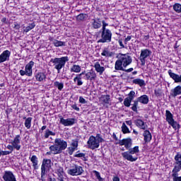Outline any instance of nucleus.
Listing matches in <instances>:
<instances>
[{"label": "nucleus", "instance_id": "c9c22d12", "mask_svg": "<svg viewBox=\"0 0 181 181\" xmlns=\"http://www.w3.org/2000/svg\"><path fill=\"white\" fill-rule=\"evenodd\" d=\"M54 167H55L56 173H64V170L63 167L60 166L59 163H55Z\"/></svg>", "mask_w": 181, "mask_h": 181}, {"label": "nucleus", "instance_id": "5701e85b", "mask_svg": "<svg viewBox=\"0 0 181 181\" xmlns=\"http://www.w3.org/2000/svg\"><path fill=\"white\" fill-rule=\"evenodd\" d=\"M143 136L144 138L145 144H148V142L152 140V134L149 130H145L143 134Z\"/></svg>", "mask_w": 181, "mask_h": 181}, {"label": "nucleus", "instance_id": "412c9836", "mask_svg": "<svg viewBox=\"0 0 181 181\" xmlns=\"http://www.w3.org/2000/svg\"><path fill=\"white\" fill-rule=\"evenodd\" d=\"M35 79L37 80V81H46V74H45L44 72H37V74H35Z\"/></svg>", "mask_w": 181, "mask_h": 181}, {"label": "nucleus", "instance_id": "4c0bfd02", "mask_svg": "<svg viewBox=\"0 0 181 181\" xmlns=\"http://www.w3.org/2000/svg\"><path fill=\"white\" fill-rule=\"evenodd\" d=\"M35 26H36V24H35V23H30L29 25L23 30V32L28 33V32H30L32 29H34Z\"/></svg>", "mask_w": 181, "mask_h": 181}, {"label": "nucleus", "instance_id": "b1692460", "mask_svg": "<svg viewBox=\"0 0 181 181\" xmlns=\"http://www.w3.org/2000/svg\"><path fill=\"white\" fill-rule=\"evenodd\" d=\"M94 67H95V71H97V73H99L100 76L101 74H103V73L105 71V68L104 66H101V65L100 64V62H95Z\"/></svg>", "mask_w": 181, "mask_h": 181}, {"label": "nucleus", "instance_id": "58836bf2", "mask_svg": "<svg viewBox=\"0 0 181 181\" xmlns=\"http://www.w3.org/2000/svg\"><path fill=\"white\" fill-rule=\"evenodd\" d=\"M101 56H104L105 57H111V56H112V52H110L107 49V48H105L101 53Z\"/></svg>", "mask_w": 181, "mask_h": 181}, {"label": "nucleus", "instance_id": "09e8293b", "mask_svg": "<svg viewBox=\"0 0 181 181\" xmlns=\"http://www.w3.org/2000/svg\"><path fill=\"white\" fill-rule=\"evenodd\" d=\"M102 28L100 30H110V29L107 28V26H108V23L105 22V21L103 20L102 21Z\"/></svg>", "mask_w": 181, "mask_h": 181}, {"label": "nucleus", "instance_id": "79ce46f5", "mask_svg": "<svg viewBox=\"0 0 181 181\" xmlns=\"http://www.w3.org/2000/svg\"><path fill=\"white\" fill-rule=\"evenodd\" d=\"M76 21L78 22H83L86 18H87V14L85 13H80L76 17Z\"/></svg>", "mask_w": 181, "mask_h": 181}, {"label": "nucleus", "instance_id": "a211bd4d", "mask_svg": "<svg viewBox=\"0 0 181 181\" xmlns=\"http://www.w3.org/2000/svg\"><path fill=\"white\" fill-rule=\"evenodd\" d=\"M86 71L81 72V74H76V77L74 78V82L77 83V86H83V76L86 75Z\"/></svg>", "mask_w": 181, "mask_h": 181}, {"label": "nucleus", "instance_id": "aec40b11", "mask_svg": "<svg viewBox=\"0 0 181 181\" xmlns=\"http://www.w3.org/2000/svg\"><path fill=\"white\" fill-rule=\"evenodd\" d=\"M134 122L136 127H138V128H140V129H143L144 131H145L148 127V126L145 124V122L141 119H136Z\"/></svg>", "mask_w": 181, "mask_h": 181}, {"label": "nucleus", "instance_id": "c03bdc74", "mask_svg": "<svg viewBox=\"0 0 181 181\" xmlns=\"http://www.w3.org/2000/svg\"><path fill=\"white\" fill-rule=\"evenodd\" d=\"M131 103H132V100L129 99V98H125L124 100V107H131Z\"/></svg>", "mask_w": 181, "mask_h": 181}, {"label": "nucleus", "instance_id": "e433bc0d", "mask_svg": "<svg viewBox=\"0 0 181 181\" xmlns=\"http://www.w3.org/2000/svg\"><path fill=\"white\" fill-rule=\"evenodd\" d=\"M173 10L175 11V12H176L177 13H181V4L179 3H175L173 6Z\"/></svg>", "mask_w": 181, "mask_h": 181}, {"label": "nucleus", "instance_id": "de8ad7c7", "mask_svg": "<svg viewBox=\"0 0 181 181\" xmlns=\"http://www.w3.org/2000/svg\"><path fill=\"white\" fill-rule=\"evenodd\" d=\"M154 94L156 97H160V95H162V89L161 88L155 89Z\"/></svg>", "mask_w": 181, "mask_h": 181}, {"label": "nucleus", "instance_id": "9d476101", "mask_svg": "<svg viewBox=\"0 0 181 181\" xmlns=\"http://www.w3.org/2000/svg\"><path fill=\"white\" fill-rule=\"evenodd\" d=\"M84 170H83V167L75 165L71 169L68 170L67 173L71 176H80L83 175Z\"/></svg>", "mask_w": 181, "mask_h": 181}, {"label": "nucleus", "instance_id": "4468645a", "mask_svg": "<svg viewBox=\"0 0 181 181\" xmlns=\"http://www.w3.org/2000/svg\"><path fill=\"white\" fill-rule=\"evenodd\" d=\"M59 122L62 124V125H64V127H72V125H74L76 124V119L74 118L64 119L63 117H61Z\"/></svg>", "mask_w": 181, "mask_h": 181}, {"label": "nucleus", "instance_id": "dca6fc26", "mask_svg": "<svg viewBox=\"0 0 181 181\" xmlns=\"http://www.w3.org/2000/svg\"><path fill=\"white\" fill-rule=\"evenodd\" d=\"M10 57H11V51L8 49L4 50L0 54V64L1 63H4V62H9Z\"/></svg>", "mask_w": 181, "mask_h": 181}, {"label": "nucleus", "instance_id": "774afa93", "mask_svg": "<svg viewBox=\"0 0 181 181\" xmlns=\"http://www.w3.org/2000/svg\"><path fill=\"white\" fill-rule=\"evenodd\" d=\"M40 180L46 181V179L45 178V176L41 175V178L40 179Z\"/></svg>", "mask_w": 181, "mask_h": 181}, {"label": "nucleus", "instance_id": "c85d7f7f", "mask_svg": "<svg viewBox=\"0 0 181 181\" xmlns=\"http://www.w3.org/2000/svg\"><path fill=\"white\" fill-rule=\"evenodd\" d=\"M133 84H137L140 87H144V86H146L145 83V81L141 78H136L132 81Z\"/></svg>", "mask_w": 181, "mask_h": 181}, {"label": "nucleus", "instance_id": "ea45409f", "mask_svg": "<svg viewBox=\"0 0 181 181\" xmlns=\"http://www.w3.org/2000/svg\"><path fill=\"white\" fill-rule=\"evenodd\" d=\"M122 132H123V134H131V131H129V129L128 128V127H127L125 122L122 123Z\"/></svg>", "mask_w": 181, "mask_h": 181}, {"label": "nucleus", "instance_id": "2f4dec72", "mask_svg": "<svg viewBox=\"0 0 181 181\" xmlns=\"http://www.w3.org/2000/svg\"><path fill=\"white\" fill-rule=\"evenodd\" d=\"M52 43L55 47H62L63 46H66V42H62L58 40H54Z\"/></svg>", "mask_w": 181, "mask_h": 181}, {"label": "nucleus", "instance_id": "37998d69", "mask_svg": "<svg viewBox=\"0 0 181 181\" xmlns=\"http://www.w3.org/2000/svg\"><path fill=\"white\" fill-rule=\"evenodd\" d=\"M139 103V101H138V98L136 100L134 101V104H133V106L132 107V110L134 112H138V103Z\"/></svg>", "mask_w": 181, "mask_h": 181}, {"label": "nucleus", "instance_id": "4d7b16f0", "mask_svg": "<svg viewBox=\"0 0 181 181\" xmlns=\"http://www.w3.org/2000/svg\"><path fill=\"white\" fill-rule=\"evenodd\" d=\"M79 103H81V104H86V103H87V101H86V99H84V98H83L82 96L79 97Z\"/></svg>", "mask_w": 181, "mask_h": 181}, {"label": "nucleus", "instance_id": "6e6d98bb", "mask_svg": "<svg viewBox=\"0 0 181 181\" xmlns=\"http://www.w3.org/2000/svg\"><path fill=\"white\" fill-rule=\"evenodd\" d=\"M131 39H132V36L128 35L127 37H126L124 39V45H127L128 43V42H129V40H131Z\"/></svg>", "mask_w": 181, "mask_h": 181}, {"label": "nucleus", "instance_id": "13d9d810", "mask_svg": "<svg viewBox=\"0 0 181 181\" xmlns=\"http://www.w3.org/2000/svg\"><path fill=\"white\" fill-rule=\"evenodd\" d=\"M118 43H119V46H120V47L122 49H124L125 48V45H124V43H122V39H119L118 40Z\"/></svg>", "mask_w": 181, "mask_h": 181}, {"label": "nucleus", "instance_id": "052dcab7", "mask_svg": "<svg viewBox=\"0 0 181 181\" xmlns=\"http://www.w3.org/2000/svg\"><path fill=\"white\" fill-rule=\"evenodd\" d=\"M47 180H48V181H57L56 178L52 177L51 175H49V176H48Z\"/></svg>", "mask_w": 181, "mask_h": 181}, {"label": "nucleus", "instance_id": "bb28decb", "mask_svg": "<svg viewBox=\"0 0 181 181\" xmlns=\"http://www.w3.org/2000/svg\"><path fill=\"white\" fill-rule=\"evenodd\" d=\"M165 119L168 124L175 120V119H173V114L169 110L165 111Z\"/></svg>", "mask_w": 181, "mask_h": 181}, {"label": "nucleus", "instance_id": "3c124183", "mask_svg": "<svg viewBox=\"0 0 181 181\" xmlns=\"http://www.w3.org/2000/svg\"><path fill=\"white\" fill-rule=\"evenodd\" d=\"M74 158H83L86 156V153H80V151H78L76 154H74Z\"/></svg>", "mask_w": 181, "mask_h": 181}, {"label": "nucleus", "instance_id": "864d4df0", "mask_svg": "<svg viewBox=\"0 0 181 181\" xmlns=\"http://www.w3.org/2000/svg\"><path fill=\"white\" fill-rule=\"evenodd\" d=\"M0 152L1 153V156H5L6 155H11V151H2L1 149H0Z\"/></svg>", "mask_w": 181, "mask_h": 181}, {"label": "nucleus", "instance_id": "0eeeda50", "mask_svg": "<svg viewBox=\"0 0 181 181\" xmlns=\"http://www.w3.org/2000/svg\"><path fill=\"white\" fill-rule=\"evenodd\" d=\"M11 144H8L7 146V149H9L8 152H11V153L13 152V149H16V151H21V135L18 134L16 135L13 141L11 142Z\"/></svg>", "mask_w": 181, "mask_h": 181}, {"label": "nucleus", "instance_id": "69168bd1", "mask_svg": "<svg viewBox=\"0 0 181 181\" xmlns=\"http://www.w3.org/2000/svg\"><path fill=\"white\" fill-rule=\"evenodd\" d=\"M126 124H127V125L131 126V125H132V121L127 120V121H126Z\"/></svg>", "mask_w": 181, "mask_h": 181}, {"label": "nucleus", "instance_id": "4be33fe9", "mask_svg": "<svg viewBox=\"0 0 181 181\" xmlns=\"http://www.w3.org/2000/svg\"><path fill=\"white\" fill-rule=\"evenodd\" d=\"M181 95V86H177L174 89L171 90L170 95L176 98L177 95Z\"/></svg>", "mask_w": 181, "mask_h": 181}, {"label": "nucleus", "instance_id": "a19ab883", "mask_svg": "<svg viewBox=\"0 0 181 181\" xmlns=\"http://www.w3.org/2000/svg\"><path fill=\"white\" fill-rule=\"evenodd\" d=\"M50 135H52V136H54V135H56V132H53L50 131L49 129H46L44 135L45 139H47V138H49Z\"/></svg>", "mask_w": 181, "mask_h": 181}, {"label": "nucleus", "instance_id": "f257e3e1", "mask_svg": "<svg viewBox=\"0 0 181 181\" xmlns=\"http://www.w3.org/2000/svg\"><path fill=\"white\" fill-rule=\"evenodd\" d=\"M117 60L115 64V69L120 71H125V73H131L134 71V68L126 69L131 63H132V57L128 54L119 53L117 55Z\"/></svg>", "mask_w": 181, "mask_h": 181}, {"label": "nucleus", "instance_id": "72a5a7b5", "mask_svg": "<svg viewBox=\"0 0 181 181\" xmlns=\"http://www.w3.org/2000/svg\"><path fill=\"white\" fill-rule=\"evenodd\" d=\"M54 87H56L59 91H62L64 88V83L55 81L54 83Z\"/></svg>", "mask_w": 181, "mask_h": 181}, {"label": "nucleus", "instance_id": "7c9ffc66", "mask_svg": "<svg viewBox=\"0 0 181 181\" xmlns=\"http://www.w3.org/2000/svg\"><path fill=\"white\" fill-rule=\"evenodd\" d=\"M100 101L104 103V104H110V101H111V98L110 95H103L100 97Z\"/></svg>", "mask_w": 181, "mask_h": 181}, {"label": "nucleus", "instance_id": "6ab92c4d", "mask_svg": "<svg viewBox=\"0 0 181 181\" xmlns=\"http://www.w3.org/2000/svg\"><path fill=\"white\" fill-rule=\"evenodd\" d=\"M92 26L93 28V29H100V28H101V26H103L102 23V21L100 18H95L92 19Z\"/></svg>", "mask_w": 181, "mask_h": 181}, {"label": "nucleus", "instance_id": "8fccbe9b", "mask_svg": "<svg viewBox=\"0 0 181 181\" xmlns=\"http://www.w3.org/2000/svg\"><path fill=\"white\" fill-rule=\"evenodd\" d=\"M47 167H45L44 165H41V176H45L47 175V170H46Z\"/></svg>", "mask_w": 181, "mask_h": 181}, {"label": "nucleus", "instance_id": "9b49d317", "mask_svg": "<svg viewBox=\"0 0 181 181\" xmlns=\"http://www.w3.org/2000/svg\"><path fill=\"white\" fill-rule=\"evenodd\" d=\"M87 144L88 148H89V149H92L93 151H94V149H97V148H100V143L97 141V139H95V136H90L89 137Z\"/></svg>", "mask_w": 181, "mask_h": 181}, {"label": "nucleus", "instance_id": "f704fd0d", "mask_svg": "<svg viewBox=\"0 0 181 181\" xmlns=\"http://www.w3.org/2000/svg\"><path fill=\"white\" fill-rule=\"evenodd\" d=\"M169 125H171V127L173 128V129H175L176 131V129H180V124L179 123H177V122L173 120L172 122H170V123H168Z\"/></svg>", "mask_w": 181, "mask_h": 181}, {"label": "nucleus", "instance_id": "5fc2aeb1", "mask_svg": "<svg viewBox=\"0 0 181 181\" xmlns=\"http://www.w3.org/2000/svg\"><path fill=\"white\" fill-rule=\"evenodd\" d=\"M57 176H58V179L59 181L64 180V177H63V175H64V173H57Z\"/></svg>", "mask_w": 181, "mask_h": 181}, {"label": "nucleus", "instance_id": "1a4fd4ad", "mask_svg": "<svg viewBox=\"0 0 181 181\" xmlns=\"http://www.w3.org/2000/svg\"><path fill=\"white\" fill-rule=\"evenodd\" d=\"M35 66V62L33 61H30L28 64L25 65V71L20 70L19 73L21 76H28V77H32V74H33L32 69Z\"/></svg>", "mask_w": 181, "mask_h": 181}, {"label": "nucleus", "instance_id": "603ef678", "mask_svg": "<svg viewBox=\"0 0 181 181\" xmlns=\"http://www.w3.org/2000/svg\"><path fill=\"white\" fill-rule=\"evenodd\" d=\"M134 98H135V91L131 90L130 93H129V97H127V98L132 100H134Z\"/></svg>", "mask_w": 181, "mask_h": 181}, {"label": "nucleus", "instance_id": "0e129e2a", "mask_svg": "<svg viewBox=\"0 0 181 181\" xmlns=\"http://www.w3.org/2000/svg\"><path fill=\"white\" fill-rule=\"evenodd\" d=\"M112 181H119V178L118 177V176H115L112 178Z\"/></svg>", "mask_w": 181, "mask_h": 181}, {"label": "nucleus", "instance_id": "c756f323", "mask_svg": "<svg viewBox=\"0 0 181 181\" xmlns=\"http://www.w3.org/2000/svg\"><path fill=\"white\" fill-rule=\"evenodd\" d=\"M23 119H25L24 125L27 129H30V127H32V117H24Z\"/></svg>", "mask_w": 181, "mask_h": 181}, {"label": "nucleus", "instance_id": "cd10ccee", "mask_svg": "<svg viewBox=\"0 0 181 181\" xmlns=\"http://www.w3.org/2000/svg\"><path fill=\"white\" fill-rule=\"evenodd\" d=\"M42 165L47 168V169H50V168H52V160L44 158L42 160Z\"/></svg>", "mask_w": 181, "mask_h": 181}, {"label": "nucleus", "instance_id": "20e7f679", "mask_svg": "<svg viewBox=\"0 0 181 181\" xmlns=\"http://www.w3.org/2000/svg\"><path fill=\"white\" fill-rule=\"evenodd\" d=\"M67 62H69V57H56L50 59V63L53 64L55 70H57V73H60V71L66 66Z\"/></svg>", "mask_w": 181, "mask_h": 181}, {"label": "nucleus", "instance_id": "f8f14e48", "mask_svg": "<svg viewBox=\"0 0 181 181\" xmlns=\"http://www.w3.org/2000/svg\"><path fill=\"white\" fill-rule=\"evenodd\" d=\"M2 179L4 181H18L16 180V177L13 175L12 171L6 170L3 173Z\"/></svg>", "mask_w": 181, "mask_h": 181}, {"label": "nucleus", "instance_id": "f3484780", "mask_svg": "<svg viewBox=\"0 0 181 181\" xmlns=\"http://www.w3.org/2000/svg\"><path fill=\"white\" fill-rule=\"evenodd\" d=\"M83 78L85 80H90V81H93L97 78V74H95V71L93 69H91L89 72H87Z\"/></svg>", "mask_w": 181, "mask_h": 181}, {"label": "nucleus", "instance_id": "393cba45", "mask_svg": "<svg viewBox=\"0 0 181 181\" xmlns=\"http://www.w3.org/2000/svg\"><path fill=\"white\" fill-rule=\"evenodd\" d=\"M139 103L146 105L149 103V97L147 95H143L137 98Z\"/></svg>", "mask_w": 181, "mask_h": 181}, {"label": "nucleus", "instance_id": "e2e57ef3", "mask_svg": "<svg viewBox=\"0 0 181 181\" xmlns=\"http://www.w3.org/2000/svg\"><path fill=\"white\" fill-rule=\"evenodd\" d=\"M1 22H2L3 23L7 24V23H8V20L6 19V17H4V18H3L1 19Z\"/></svg>", "mask_w": 181, "mask_h": 181}, {"label": "nucleus", "instance_id": "338daca9", "mask_svg": "<svg viewBox=\"0 0 181 181\" xmlns=\"http://www.w3.org/2000/svg\"><path fill=\"white\" fill-rule=\"evenodd\" d=\"M112 137L115 141H118V137H117V134H115V133H113Z\"/></svg>", "mask_w": 181, "mask_h": 181}, {"label": "nucleus", "instance_id": "49530a36", "mask_svg": "<svg viewBox=\"0 0 181 181\" xmlns=\"http://www.w3.org/2000/svg\"><path fill=\"white\" fill-rule=\"evenodd\" d=\"M93 172L95 174V177H97V179L99 181H104V178L101 177V175L100 174V172L97 170H93Z\"/></svg>", "mask_w": 181, "mask_h": 181}, {"label": "nucleus", "instance_id": "6e6552de", "mask_svg": "<svg viewBox=\"0 0 181 181\" xmlns=\"http://www.w3.org/2000/svg\"><path fill=\"white\" fill-rule=\"evenodd\" d=\"M152 55V51L149 49H144L141 50L140 57H139L141 62V66H145L146 59Z\"/></svg>", "mask_w": 181, "mask_h": 181}, {"label": "nucleus", "instance_id": "a18cd8bd", "mask_svg": "<svg viewBox=\"0 0 181 181\" xmlns=\"http://www.w3.org/2000/svg\"><path fill=\"white\" fill-rule=\"evenodd\" d=\"M95 138L99 144L105 142V140H104V139H103V137L101 136V134H97L96 136H95Z\"/></svg>", "mask_w": 181, "mask_h": 181}, {"label": "nucleus", "instance_id": "f03ea898", "mask_svg": "<svg viewBox=\"0 0 181 181\" xmlns=\"http://www.w3.org/2000/svg\"><path fill=\"white\" fill-rule=\"evenodd\" d=\"M174 168L172 170L173 181H181V176L179 172L181 170V153H177L174 157Z\"/></svg>", "mask_w": 181, "mask_h": 181}, {"label": "nucleus", "instance_id": "2eb2a0df", "mask_svg": "<svg viewBox=\"0 0 181 181\" xmlns=\"http://www.w3.org/2000/svg\"><path fill=\"white\" fill-rule=\"evenodd\" d=\"M119 145H120V146H122L124 145V147L126 148V149H132V148H131V146H132V139L127 138V139H123L122 140H119Z\"/></svg>", "mask_w": 181, "mask_h": 181}, {"label": "nucleus", "instance_id": "bf43d9fd", "mask_svg": "<svg viewBox=\"0 0 181 181\" xmlns=\"http://www.w3.org/2000/svg\"><path fill=\"white\" fill-rule=\"evenodd\" d=\"M71 108L75 110V111H80V107H77V105L74 104L71 105Z\"/></svg>", "mask_w": 181, "mask_h": 181}, {"label": "nucleus", "instance_id": "39448f33", "mask_svg": "<svg viewBox=\"0 0 181 181\" xmlns=\"http://www.w3.org/2000/svg\"><path fill=\"white\" fill-rule=\"evenodd\" d=\"M134 153H139V146H136L132 148H129L128 151L122 153V156L126 160H129V162H135L138 160V157H134L132 155Z\"/></svg>", "mask_w": 181, "mask_h": 181}, {"label": "nucleus", "instance_id": "473e14b6", "mask_svg": "<svg viewBox=\"0 0 181 181\" xmlns=\"http://www.w3.org/2000/svg\"><path fill=\"white\" fill-rule=\"evenodd\" d=\"M70 70L71 73H80V71H81V66L74 64L71 66Z\"/></svg>", "mask_w": 181, "mask_h": 181}, {"label": "nucleus", "instance_id": "7ed1b4c3", "mask_svg": "<svg viewBox=\"0 0 181 181\" xmlns=\"http://www.w3.org/2000/svg\"><path fill=\"white\" fill-rule=\"evenodd\" d=\"M67 148V141L62 139L57 138L54 139V144L49 146V151L54 152V155L62 153L63 151Z\"/></svg>", "mask_w": 181, "mask_h": 181}, {"label": "nucleus", "instance_id": "680f3d73", "mask_svg": "<svg viewBox=\"0 0 181 181\" xmlns=\"http://www.w3.org/2000/svg\"><path fill=\"white\" fill-rule=\"evenodd\" d=\"M14 28H15V29L19 30V29H21V25H19L18 23H15Z\"/></svg>", "mask_w": 181, "mask_h": 181}, {"label": "nucleus", "instance_id": "423d86ee", "mask_svg": "<svg viewBox=\"0 0 181 181\" xmlns=\"http://www.w3.org/2000/svg\"><path fill=\"white\" fill-rule=\"evenodd\" d=\"M100 39L98 43H111L112 39V32L111 30H100Z\"/></svg>", "mask_w": 181, "mask_h": 181}, {"label": "nucleus", "instance_id": "ddd939ff", "mask_svg": "<svg viewBox=\"0 0 181 181\" xmlns=\"http://www.w3.org/2000/svg\"><path fill=\"white\" fill-rule=\"evenodd\" d=\"M78 149V139H75L71 141V146L68 147L69 155H73L75 151Z\"/></svg>", "mask_w": 181, "mask_h": 181}, {"label": "nucleus", "instance_id": "a878e982", "mask_svg": "<svg viewBox=\"0 0 181 181\" xmlns=\"http://www.w3.org/2000/svg\"><path fill=\"white\" fill-rule=\"evenodd\" d=\"M30 160L33 163V167L35 169V170L39 169V165H37V163H39L37 156H36L35 155L32 156V157L30 158Z\"/></svg>", "mask_w": 181, "mask_h": 181}]
</instances>
